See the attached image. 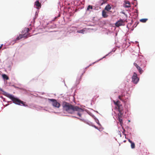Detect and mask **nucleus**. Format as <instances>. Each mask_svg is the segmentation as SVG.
I'll use <instances>...</instances> for the list:
<instances>
[{
	"label": "nucleus",
	"mask_w": 155,
	"mask_h": 155,
	"mask_svg": "<svg viewBox=\"0 0 155 155\" xmlns=\"http://www.w3.org/2000/svg\"><path fill=\"white\" fill-rule=\"evenodd\" d=\"M62 106L64 110L68 113L74 114L76 113L79 117H81L83 110L77 106L72 105L66 102H63Z\"/></svg>",
	"instance_id": "f257e3e1"
},
{
	"label": "nucleus",
	"mask_w": 155,
	"mask_h": 155,
	"mask_svg": "<svg viewBox=\"0 0 155 155\" xmlns=\"http://www.w3.org/2000/svg\"><path fill=\"white\" fill-rule=\"evenodd\" d=\"M0 91L3 92V94L7 97H8L9 98L13 101V102L14 104L20 105H22L24 106H28V105L25 104V102L21 101L18 98L15 97L12 95L10 94L5 91H4L3 90L1 89Z\"/></svg>",
	"instance_id": "f03ea898"
},
{
	"label": "nucleus",
	"mask_w": 155,
	"mask_h": 155,
	"mask_svg": "<svg viewBox=\"0 0 155 155\" xmlns=\"http://www.w3.org/2000/svg\"><path fill=\"white\" fill-rule=\"evenodd\" d=\"M24 31V32L23 31H22V33H25L22 35H19V36L16 38L15 40L16 41L19 40L23 38H27L28 37V36L30 35V34L28 33V32L29 31V28H25Z\"/></svg>",
	"instance_id": "7ed1b4c3"
},
{
	"label": "nucleus",
	"mask_w": 155,
	"mask_h": 155,
	"mask_svg": "<svg viewBox=\"0 0 155 155\" xmlns=\"http://www.w3.org/2000/svg\"><path fill=\"white\" fill-rule=\"evenodd\" d=\"M48 100L52 102V104L54 107L57 108H59L60 106V104L57 102L56 100L48 99Z\"/></svg>",
	"instance_id": "20e7f679"
},
{
	"label": "nucleus",
	"mask_w": 155,
	"mask_h": 155,
	"mask_svg": "<svg viewBox=\"0 0 155 155\" xmlns=\"http://www.w3.org/2000/svg\"><path fill=\"white\" fill-rule=\"evenodd\" d=\"M132 82L134 84H137L139 81V79L137 77V74L134 72L132 77Z\"/></svg>",
	"instance_id": "39448f33"
},
{
	"label": "nucleus",
	"mask_w": 155,
	"mask_h": 155,
	"mask_svg": "<svg viewBox=\"0 0 155 155\" xmlns=\"http://www.w3.org/2000/svg\"><path fill=\"white\" fill-rule=\"evenodd\" d=\"M123 113L122 112H119V113L117 114V119L119 121L120 124V126L122 125L123 122V120L122 119Z\"/></svg>",
	"instance_id": "423d86ee"
},
{
	"label": "nucleus",
	"mask_w": 155,
	"mask_h": 155,
	"mask_svg": "<svg viewBox=\"0 0 155 155\" xmlns=\"http://www.w3.org/2000/svg\"><path fill=\"white\" fill-rule=\"evenodd\" d=\"M124 21L122 19H120L115 24L116 26L117 27L121 26H124Z\"/></svg>",
	"instance_id": "0eeeda50"
},
{
	"label": "nucleus",
	"mask_w": 155,
	"mask_h": 155,
	"mask_svg": "<svg viewBox=\"0 0 155 155\" xmlns=\"http://www.w3.org/2000/svg\"><path fill=\"white\" fill-rule=\"evenodd\" d=\"M134 64L140 74H142L143 72V71L142 70L141 68L136 63H134Z\"/></svg>",
	"instance_id": "6e6552de"
},
{
	"label": "nucleus",
	"mask_w": 155,
	"mask_h": 155,
	"mask_svg": "<svg viewBox=\"0 0 155 155\" xmlns=\"http://www.w3.org/2000/svg\"><path fill=\"white\" fill-rule=\"evenodd\" d=\"M35 5L36 6V7L37 9H39L41 7V4L39 2L38 0L36 1L35 2Z\"/></svg>",
	"instance_id": "1a4fd4ad"
},
{
	"label": "nucleus",
	"mask_w": 155,
	"mask_h": 155,
	"mask_svg": "<svg viewBox=\"0 0 155 155\" xmlns=\"http://www.w3.org/2000/svg\"><path fill=\"white\" fill-rule=\"evenodd\" d=\"M124 6L125 8H129L130 7V4L129 1H125Z\"/></svg>",
	"instance_id": "9d476101"
},
{
	"label": "nucleus",
	"mask_w": 155,
	"mask_h": 155,
	"mask_svg": "<svg viewBox=\"0 0 155 155\" xmlns=\"http://www.w3.org/2000/svg\"><path fill=\"white\" fill-rule=\"evenodd\" d=\"M117 107L119 112H122L123 108L122 105L120 104L119 106Z\"/></svg>",
	"instance_id": "9b49d317"
},
{
	"label": "nucleus",
	"mask_w": 155,
	"mask_h": 155,
	"mask_svg": "<svg viewBox=\"0 0 155 155\" xmlns=\"http://www.w3.org/2000/svg\"><path fill=\"white\" fill-rule=\"evenodd\" d=\"M102 15L104 18H107L108 16L106 12L104 10H103L102 12Z\"/></svg>",
	"instance_id": "f8f14e48"
},
{
	"label": "nucleus",
	"mask_w": 155,
	"mask_h": 155,
	"mask_svg": "<svg viewBox=\"0 0 155 155\" xmlns=\"http://www.w3.org/2000/svg\"><path fill=\"white\" fill-rule=\"evenodd\" d=\"M111 9V7L109 4L107 5L105 8V9L107 11H109Z\"/></svg>",
	"instance_id": "ddd939ff"
},
{
	"label": "nucleus",
	"mask_w": 155,
	"mask_h": 155,
	"mask_svg": "<svg viewBox=\"0 0 155 155\" xmlns=\"http://www.w3.org/2000/svg\"><path fill=\"white\" fill-rule=\"evenodd\" d=\"M113 102L114 104L117 106V107L119 106L120 104V102L119 101H117L116 102L115 101H114Z\"/></svg>",
	"instance_id": "4468645a"
},
{
	"label": "nucleus",
	"mask_w": 155,
	"mask_h": 155,
	"mask_svg": "<svg viewBox=\"0 0 155 155\" xmlns=\"http://www.w3.org/2000/svg\"><path fill=\"white\" fill-rule=\"evenodd\" d=\"M2 77L4 79H6V80H8L9 79L8 77L6 74H4L2 75Z\"/></svg>",
	"instance_id": "2eb2a0df"
},
{
	"label": "nucleus",
	"mask_w": 155,
	"mask_h": 155,
	"mask_svg": "<svg viewBox=\"0 0 155 155\" xmlns=\"http://www.w3.org/2000/svg\"><path fill=\"white\" fill-rule=\"evenodd\" d=\"M147 20V19L144 18V19H140V22H143V23H145V22H146Z\"/></svg>",
	"instance_id": "dca6fc26"
},
{
	"label": "nucleus",
	"mask_w": 155,
	"mask_h": 155,
	"mask_svg": "<svg viewBox=\"0 0 155 155\" xmlns=\"http://www.w3.org/2000/svg\"><path fill=\"white\" fill-rule=\"evenodd\" d=\"M131 143V147L132 149H134L135 148V143L133 142H132Z\"/></svg>",
	"instance_id": "f3484780"
},
{
	"label": "nucleus",
	"mask_w": 155,
	"mask_h": 155,
	"mask_svg": "<svg viewBox=\"0 0 155 155\" xmlns=\"http://www.w3.org/2000/svg\"><path fill=\"white\" fill-rule=\"evenodd\" d=\"M124 96V95L122 94L121 95H119L118 96L119 99L121 101H123L124 99L122 98V97Z\"/></svg>",
	"instance_id": "a211bd4d"
},
{
	"label": "nucleus",
	"mask_w": 155,
	"mask_h": 155,
	"mask_svg": "<svg viewBox=\"0 0 155 155\" xmlns=\"http://www.w3.org/2000/svg\"><path fill=\"white\" fill-rule=\"evenodd\" d=\"M90 9H93V6L92 5H89L87 8V10H89Z\"/></svg>",
	"instance_id": "6ab92c4d"
},
{
	"label": "nucleus",
	"mask_w": 155,
	"mask_h": 155,
	"mask_svg": "<svg viewBox=\"0 0 155 155\" xmlns=\"http://www.w3.org/2000/svg\"><path fill=\"white\" fill-rule=\"evenodd\" d=\"M84 31V29H82L80 30L77 31L78 32L82 33H83Z\"/></svg>",
	"instance_id": "aec40b11"
},
{
	"label": "nucleus",
	"mask_w": 155,
	"mask_h": 155,
	"mask_svg": "<svg viewBox=\"0 0 155 155\" xmlns=\"http://www.w3.org/2000/svg\"><path fill=\"white\" fill-rule=\"evenodd\" d=\"M104 0H102V1H103V2L101 4V5H102L103 4L105 3V2H104Z\"/></svg>",
	"instance_id": "412c9836"
},
{
	"label": "nucleus",
	"mask_w": 155,
	"mask_h": 155,
	"mask_svg": "<svg viewBox=\"0 0 155 155\" xmlns=\"http://www.w3.org/2000/svg\"><path fill=\"white\" fill-rule=\"evenodd\" d=\"M128 141L130 143H131V142H132V141H131L130 139H128Z\"/></svg>",
	"instance_id": "4be33fe9"
},
{
	"label": "nucleus",
	"mask_w": 155,
	"mask_h": 155,
	"mask_svg": "<svg viewBox=\"0 0 155 155\" xmlns=\"http://www.w3.org/2000/svg\"><path fill=\"white\" fill-rule=\"evenodd\" d=\"M3 45L2 44V45H1V46H0V49H1L2 48V46H3Z\"/></svg>",
	"instance_id": "5701e85b"
},
{
	"label": "nucleus",
	"mask_w": 155,
	"mask_h": 155,
	"mask_svg": "<svg viewBox=\"0 0 155 155\" xmlns=\"http://www.w3.org/2000/svg\"><path fill=\"white\" fill-rule=\"evenodd\" d=\"M126 140H124V142H126Z\"/></svg>",
	"instance_id": "b1692460"
}]
</instances>
